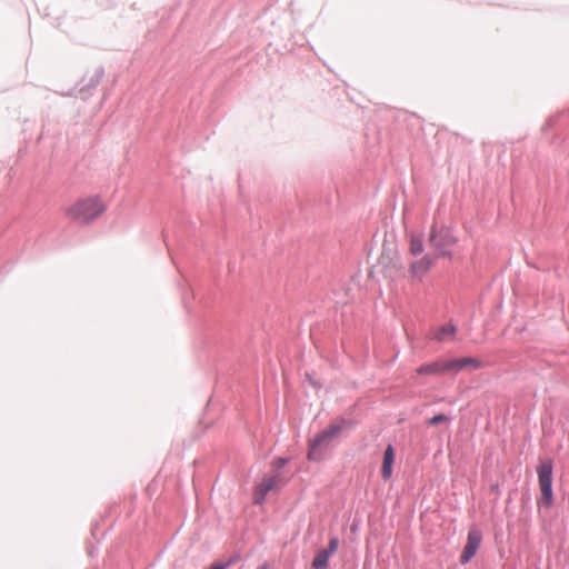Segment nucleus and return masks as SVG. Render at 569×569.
Listing matches in <instances>:
<instances>
[{
    "mask_svg": "<svg viewBox=\"0 0 569 569\" xmlns=\"http://www.w3.org/2000/svg\"><path fill=\"white\" fill-rule=\"evenodd\" d=\"M106 211V204L98 197L79 199L64 209V217L77 223L88 224Z\"/></svg>",
    "mask_w": 569,
    "mask_h": 569,
    "instance_id": "f257e3e1",
    "label": "nucleus"
},
{
    "mask_svg": "<svg viewBox=\"0 0 569 569\" xmlns=\"http://www.w3.org/2000/svg\"><path fill=\"white\" fill-rule=\"evenodd\" d=\"M356 425L357 422L355 420H347L345 418H338L335 420L309 441L307 459L310 461H319L322 458V455L319 452V448L328 445L341 432L342 429H352Z\"/></svg>",
    "mask_w": 569,
    "mask_h": 569,
    "instance_id": "f03ea898",
    "label": "nucleus"
},
{
    "mask_svg": "<svg viewBox=\"0 0 569 569\" xmlns=\"http://www.w3.org/2000/svg\"><path fill=\"white\" fill-rule=\"evenodd\" d=\"M429 242L438 250L439 257H451V251L448 248L458 242L452 228L447 226H438L433 223L430 229Z\"/></svg>",
    "mask_w": 569,
    "mask_h": 569,
    "instance_id": "7ed1b4c3",
    "label": "nucleus"
},
{
    "mask_svg": "<svg viewBox=\"0 0 569 569\" xmlns=\"http://www.w3.org/2000/svg\"><path fill=\"white\" fill-rule=\"evenodd\" d=\"M552 472L553 462L551 459H546L537 466L541 501L546 507H550L553 503Z\"/></svg>",
    "mask_w": 569,
    "mask_h": 569,
    "instance_id": "20e7f679",
    "label": "nucleus"
},
{
    "mask_svg": "<svg viewBox=\"0 0 569 569\" xmlns=\"http://www.w3.org/2000/svg\"><path fill=\"white\" fill-rule=\"evenodd\" d=\"M482 542V532L478 528H471L467 536V542L460 556V563H468L477 553Z\"/></svg>",
    "mask_w": 569,
    "mask_h": 569,
    "instance_id": "39448f33",
    "label": "nucleus"
},
{
    "mask_svg": "<svg viewBox=\"0 0 569 569\" xmlns=\"http://www.w3.org/2000/svg\"><path fill=\"white\" fill-rule=\"evenodd\" d=\"M433 258L430 254H425L421 259L412 262L409 268L412 278L421 279L432 267Z\"/></svg>",
    "mask_w": 569,
    "mask_h": 569,
    "instance_id": "423d86ee",
    "label": "nucleus"
},
{
    "mask_svg": "<svg viewBox=\"0 0 569 569\" xmlns=\"http://www.w3.org/2000/svg\"><path fill=\"white\" fill-rule=\"evenodd\" d=\"M447 372L446 360L423 363L417 369L418 375H440Z\"/></svg>",
    "mask_w": 569,
    "mask_h": 569,
    "instance_id": "0eeeda50",
    "label": "nucleus"
},
{
    "mask_svg": "<svg viewBox=\"0 0 569 569\" xmlns=\"http://www.w3.org/2000/svg\"><path fill=\"white\" fill-rule=\"evenodd\" d=\"M395 462V449L392 445H388L383 453V462L381 468V476L388 480L392 475V467Z\"/></svg>",
    "mask_w": 569,
    "mask_h": 569,
    "instance_id": "6e6552de",
    "label": "nucleus"
},
{
    "mask_svg": "<svg viewBox=\"0 0 569 569\" xmlns=\"http://www.w3.org/2000/svg\"><path fill=\"white\" fill-rule=\"evenodd\" d=\"M281 473L277 472V473H273L271 477L269 478H266L259 486H258V491L259 493L261 495V499H256V503H263L264 499H266V496L268 495V492L270 490L273 489V487L277 485L279 478H280Z\"/></svg>",
    "mask_w": 569,
    "mask_h": 569,
    "instance_id": "1a4fd4ad",
    "label": "nucleus"
},
{
    "mask_svg": "<svg viewBox=\"0 0 569 569\" xmlns=\"http://www.w3.org/2000/svg\"><path fill=\"white\" fill-rule=\"evenodd\" d=\"M457 327L453 323L443 325L433 332V339L442 342L456 335Z\"/></svg>",
    "mask_w": 569,
    "mask_h": 569,
    "instance_id": "9d476101",
    "label": "nucleus"
},
{
    "mask_svg": "<svg viewBox=\"0 0 569 569\" xmlns=\"http://www.w3.org/2000/svg\"><path fill=\"white\" fill-rule=\"evenodd\" d=\"M423 234L422 233H411L410 236V247L409 251L412 256H419L423 252Z\"/></svg>",
    "mask_w": 569,
    "mask_h": 569,
    "instance_id": "9b49d317",
    "label": "nucleus"
},
{
    "mask_svg": "<svg viewBox=\"0 0 569 569\" xmlns=\"http://www.w3.org/2000/svg\"><path fill=\"white\" fill-rule=\"evenodd\" d=\"M332 555L326 549H321L312 560L311 568L312 569H327L329 558Z\"/></svg>",
    "mask_w": 569,
    "mask_h": 569,
    "instance_id": "f8f14e48",
    "label": "nucleus"
},
{
    "mask_svg": "<svg viewBox=\"0 0 569 569\" xmlns=\"http://www.w3.org/2000/svg\"><path fill=\"white\" fill-rule=\"evenodd\" d=\"M447 372L458 373L462 369L467 368L466 357L446 360Z\"/></svg>",
    "mask_w": 569,
    "mask_h": 569,
    "instance_id": "ddd939ff",
    "label": "nucleus"
},
{
    "mask_svg": "<svg viewBox=\"0 0 569 569\" xmlns=\"http://www.w3.org/2000/svg\"><path fill=\"white\" fill-rule=\"evenodd\" d=\"M289 462V458L278 457L272 460V467L274 468V472L280 473V470Z\"/></svg>",
    "mask_w": 569,
    "mask_h": 569,
    "instance_id": "4468645a",
    "label": "nucleus"
},
{
    "mask_svg": "<svg viewBox=\"0 0 569 569\" xmlns=\"http://www.w3.org/2000/svg\"><path fill=\"white\" fill-rule=\"evenodd\" d=\"M449 421V418L445 413H438L431 418L428 419L427 423L428 426H436L441 422Z\"/></svg>",
    "mask_w": 569,
    "mask_h": 569,
    "instance_id": "2eb2a0df",
    "label": "nucleus"
},
{
    "mask_svg": "<svg viewBox=\"0 0 569 569\" xmlns=\"http://www.w3.org/2000/svg\"><path fill=\"white\" fill-rule=\"evenodd\" d=\"M467 368H471L472 370L480 369L482 367L481 360L473 357H466Z\"/></svg>",
    "mask_w": 569,
    "mask_h": 569,
    "instance_id": "dca6fc26",
    "label": "nucleus"
},
{
    "mask_svg": "<svg viewBox=\"0 0 569 569\" xmlns=\"http://www.w3.org/2000/svg\"><path fill=\"white\" fill-rule=\"evenodd\" d=\"M339 546V539L337 537H332L329 541V545L327 548H325L327 551H329L331 555H333Z\"/></svg>",
    "mask_w": 569,
    "mask_h": 569,
    "instance_id": "f3484780",
    "label": "nucleus"
},
{
    "mask_svg": "<svg viewBox=\"0 0 569 569\" xmlns=\"http://www.w3.org/2000/svg\"><path fill=\"white\" fill-rule=\"evenodd\" d=\"M241 556L240 553H236L231 556L227 561L222 562L224 565V568L228 569L229 567L233 566L240 560Z\"/></svg>",
    "mask_w": 569,
    "mask_h": 569,
    "instance_id": "a211bd4d",
    "label": "nucleus"
},
{
    "mask_svg": "<svg viewBox=\"0 0 569 569\" xmlns=\"http://www.w3.org/2000/svg\"><path fill=\"white\" fill-rule=\"evenodd\" d=\"M209 569H226L222 562H214Z\"/></svg>",
    "mask_w": 569,
    "mask_h": 569,
    "instance_id": "6ab92c4d",
    "label": "nucleus"
},
{
    "mask_svg": "<svg viewBox=\"0 0 569 569\" xmlns=\"http://www.w3.org/2000/svg\"><path fill=\"white\" fill-rule=\"evenodd\" d=\"M256 499H261V495L259 493V491L257 490L256 493H254V500Z\"/></svg>",
    "mask_w": 569,
    "mask_h": 569,
    "instance_id": "aec40b11",
    "label": "nucleus"
},
{
    "mask_svg": "<svg viewBox=\"0 0 569 569\" xmlns=\"http://www.w3.org/2000/svg\"><path fill=\"white\" fill-rule=\"evenodd\" d=\"M257 569H268V566L267 565H261Z\"/></svg>",
    "mask_w": 569,
    "mask_h": 569,
    "instance_id": "412c9836",
    "label": "nucleus"
}]
</instances>
